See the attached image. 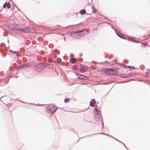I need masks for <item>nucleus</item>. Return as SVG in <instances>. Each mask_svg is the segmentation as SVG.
<instances>
[{"mask_svg": "<svg viewBox=\"0 0 150 150\" xmlns=\"http://www.w3.org/2000/svg\"><path fill=\"white\" fill-rule=\"evenodd\" d=\"M104 135H106L107 136H109L110 137H111L112 138H113V139H114L116 140V141H118V142H121L122 143H123L122 142H121V141H120L119 140H118L117 138H115L114 137H113V136H112L111 135H109L108 134H105L104 132Z\"/></svg>", "mask_w": 150, "mask_h": 150, "instance_id": "nucleus-12", "label": "nucleus"}, {"mask_svg": "<svg viewBox=\"0 0 150 150\" xmlns=\"http://www.w3.org/2000/svg\"><path fill=\"white\" fill-rule=\"evenodd\" d=\"M79 24H76V25H71V26H75V25H79Z\"/></svg>", "mask_w": 150, "mask_h": 150, "instance_id": "nucleus-38", "label": "nucleus"}, {"mask_svg": "<svg viewBox=\"0 0 150 150\" xmlns=\"http://www.w3.org/2000/svg\"><path fill=\"white\" fill-rule=\"evenodd\" d=\"M147 72L148 73L150 74V69H148L147 70Z\"/></svg>", "mask_w": 150, "mask_h": 150, "instance_id": "nucleus-32", "label": "nucleus"}, {"mask_svg": "<svg viewBox=\"0 0 150 150\" xmlns=\"http://www.w3.org/2000/svg\"><path fill=\"white\" fill-rule=\"evenodd\" d=\"M70 61L72 63L74 64L76 62V60L74 58H71L70 59Z\"/></svg>", "mask_w": 150, "mask_h": 150, "instance_id": "nucleus-15", "label": "nucleus"}, {"mask_svg": "<svg viewBox=\"0 0 150 150\" xmlns=\"http://www.w3.org/2000/svg\"><path fill=\"white\" fill-rule=\"evenodd\" d=\"M57 108L54 105L52 106V107H47L46 108L47 112L49 113L53 114L57 110Z\"/></svg>", "mask_w": 150, "mask_h": 150, "instance_id": "nucleus-5", "label": "nucleus"}, {"mask_svg": "<svg viewBox=\"0 0 150 150\" xmlns=\"http://www.w3.org/2000/svg\"><path fill=\"white\" fill-rule=\"evenodd\" d=\"M103 69L102 68L101 69H99V70H101V71H102V73L103 72Z\"/></svg>", "mask_w": 150, "mask_h": 150, "instance_id": "nucleus-34", "label": "nucleus"}, {"mask_svg": "<svg viewBox=\"0 0 150 150\" xmlns=\"http://www.w3.org/2000/svg\"><path fill=\"white\" fill-rule=\"evenodd\" d=\"M75 34L74 37V38L80 39L88 34V31L85 29L79 30L75 32Z\"/></svg>", "mask_w": 150, "mask_h": 150, "instance_id": "nucleus-1", "label": "nucleus"}, {"mask_svg": "<svg viewBox=\"0 0 150 150\" xmlns=\"http://www.w3.org/2000/svg\"><path fill=\"white\" fill-rule=\"evenodd\" d=\"M117 68H105V70H104V73L109 75H117L118 74Z\"/></svg>", "mask_w": 150, "mask_h": 150, "instance_id": "nucleus-2", "label": "nucleus"}, {"mask_svg": "<svg viewBox=\"0 0 150 150\" xmlns=\"http://www.w3.org/2000/svg\"><path fill=\"white\" fill-rule=\"evenodd\" d=\"M135 37H132L131 36H127V40L129 41L133 42L138 43L139 42V40L135 39Z\"/></svg>", "mask_w": 150, "mask_h": 150, "instance_id": "nucleus-7", "label": "nucleus"}, {"mask_svg": "<svg viewBox=\"0 0 150 150\" xmlns=\"http://www.w3.org/2000/svg\"><path fill=\"white\" fill-rule=\"evenodd\" d=\"M86 12V11L85 9H82L80 10L79 13L81 14H85Z\"/></svg>", "mask_w": 150, "mask_h": 150, "instance_id": "nucleus-14", "label": "nucleus"}, {"mask_svg": "<svg viewBox=\"0 0 150 150\" xmlns=\"http://www.w3.org/2000/svg\"><path fill=\"white\" fill-rule=\"evenodd\" d=\"M52 61L53 63H58L57 61H56L55 59L53 60Z\"/></svg>", "mask_w": 150, "mask_h": 150, "instance_id": "nucleus-28", "label": "nucleus"}, {"mask_svg": "<svg viewBox=\"0 0 150 150\" xmlns=\"http://www.w3.org/2000/svg\"><path fill=\"white\" fill-rule=\"evenodd\" d=\"M81 67H82L83 69L85 70H87L88 69V67L87 66H84L83 65H81Z\"/></svg>", "mask_w": 150, "mask_h": 150, "instance_id": "nucleus-16", "label": "nucleus"}, {"mask_svg": "<svg viewBox=\"0 0 150 150\" xmlns=\"http://www.w3.org/2000/svg\"><path fill=\"white\" fill-rule=\"evenodd\" d=\"M108 58H109V59H110V57H109Z\"/></svg>", "mask_w": 150, "mask_h": 150, "instance_id": "nucleus-46", "label": "nucleus"}, {"mask_svg": "<svg viewBox=\"0 0 150 150\" xmlns=\"http://www.w3.org/2000/svg\"><path fill=\"white\" fill-rule=\"evenodd\" d=\"M96 101L94 99H92L90 102V106L92 107H94L96 104Z\"/></svg>", "mask_w": 150, "mask_h": 150, "instance_id": "nucleus-10", "label": "nucleus"}, {"mask_svg": "<svg viewBox=\"0 0 150 150\" xmlns=\"http://www.w3.org/2000/svg\"><path fill=\"white\" fill-rule=\"evenodd\" d=\"M127 76L126 74L125 75H121V77L122 78H126L127 77Z\"/></svg>", "mask_w": 150, "mask_h": 150, "instance_id": "nucleus-24", "label": "nucleus"}, {"mask_svg": "<svg viewBox=\"0 0 150 150\" xmlns=\"http://www.w3.org/2000/svg\"><path fill=\"white\" fill-rule=\"evenodd\" d=\"M25 67H29L30 66V65L28 64H25Z\"/></svg>", "mask_w": 150, "mask_h": 150, "instance_id": "nucleus-23", "label": "nucleus"}, {"mask_svg": "<svg viewBox=\"0 0 150 150\" xmlns=\"http://www.w3.org/2000/svg\"><path fill=\"white\" fill-rule=\"evenodd\" d=\"M9 54L11 57L14 59H16L18 56V55L16 54V52H13L12 50L9 51Z\"/></svg>", "mask_w": 150, "mask_h": 150, "instance_id": "nucleus-8", "label": "nucleus"}, {"mask_svg": "<svg viewBox=\"0 0 150 150\" xmlns=\"http://www.w3.org/2000/svg\"><path fill=\"white\" fill-rule=\"evenodd\" d=\"M98 106L96 105L95 106V109L93 111V114L94 116V118L95 120L97 121L100 120L101 119H102V127H103V122L102 117H101L99 115V113L98 112V110L97 109Z\"/></svg>", "mask_w": 150, "mask_h": 150, "instance_id": "nucleus-3", "label": "nucleus"}, {"mask_svg": "<svg viewBox=\"0 0 150 150\" xmlns=\"http://www.w3.org/2000/svg\"><path fill=\"white\" fill-rule=\"evenodd\" d=\"M125 61H126V62H127V60H123V62H125Z\"/></svg>", "mask_w": 150, "mask_h": 150, "instance_id": "nucleus-35", "label": "nucleus"}, {"mask_svg": "<svg viewBox=\"0 0 150 150\" xmlns=\"http://www.w3.org/2000/svg\"><path fill=\"white\" fill-rule=\"evenodd\" d=\"M64 41H65V38H64Z\"/></svg>", "mask_w": 150, "mask_h": 150, "instance_id": "nucleus-43", "label": "nucleus"}, {"mask_svg": "<svg viewBox=\"0 0 150 150\" xmlns=\"http://www.w3.org/2000/svg\"><path fill=\"white\" fill-rule=\"evenodd\" d=\"M111 28L112 29H115L114 28V27L112 25H111Z\"/></svg>", "mask_w": 150, "mask_h": 150, "instance_id": "nucleus-33", "label": "nucleus"}, {"mask_svg": "<svg viewBox=\"0 0 150 150\" xmlns=\"http://www.w3.org/2000/svg\"><path fill=\"white\" fill-rule=\"evenodd\" d=\"M45 66V63H41L38 65L35 66L34 69L37 72H39L41 71Z\"/></svg>", "mask_w": 150, "mask_h": 150, "instance_id": "nucleus-4", "label": "nucleus"}, {"mask_svg": "<svg viewBox=\"0 0 150 150\" xmlns=\"http://www.w3.org/2000/svg\"><path fill=\"white\" fill-rule=\"evenodd\" d=\"M92 12L93 13L96 12L97 9L95 8V7L94 6H93L92 7Z\"/></svg>", "mask_w": 150, "mask_h": 150, "instance_id": "nucleus-17", "label": "nucleus"}, {"mask_svg": "<svg viewBox=\"0 0 150 150\" xmlns=\"http://www.w3.org/2000/svg\"><path fill=\"white\" fill-rule=\"evenodd\" d=\"M20 30L22 32L29 33V30L28 29V27H24L23 28L21 29Z\"/></svg>", "mask_w": 150, "mask_h": 150, "instance_id": "nucleus-9", "label": "nucleus"}, {"mask_svg": "<svg viewBox=\"0 0 150 150\" xmlns=\"http://www.w3.org/2000/svg\"><path fill=\"white\" fill-rule=\"evenodd\" d=\"M142 67H140V66L139 67V68H140V69H144V65L142 66Z\"/></svg>", "mask_w": 150, "mask_h": 150, "instance_id": "nucleus-29", "label": "nucleus"}, {"mask_svg": "<svg viewBox=\"0 0 150 150\" xmlns=\"http://www.w3.org/2000/svg\"><path fill=\"white\" fill-rule=\"evenodd\" d=\"M28 29L29 30V33H33L34 32V28L32 27H29Z\"/></svg>", "mask_w": 150, "mask_h": 150, "instance_id": "nucleus-13", "label": "nucleus"}, {"mask_svg": "<svg viewBox=\"0 0 150 150\" xmlns=\"http://www.w3.org/2000/svg\"><path fill=\"white\" fill-rule=\"evenodd\" d=\"M84 79L85 80H88V77L84 75Z\"/></svg>", "mask_w": 150, "mask_h": 150, "instance_id": "nucleus-27", "label": "nucleus"}, {"mask_svg": "<svg viewBox=\"0 0 150 150\" xmlns=\"http://www.w3.org/2000/svg\"><path fill=\"white\" fill-rule=\"evenodd\" d=\"M103 62H101L100 63V64H103Z\"/></svg>", "mask_w": 150, "mask_h": 150, "instance_id": "nucleus-41", "label": "nucleus"}, {"mask_svg": "<svg viewBox=\"0 0 150 150\" xmlns=\"http://www.w3.org/2000/svg\"><path fill=\"white\" fill-rule=\"evenodd\" d=\"M113 64V63L112 62H108L107 61H104V65L105 64L107 66Z\"/></svg>", "mask_w": 150, "mask_h": 150, "instance_id": "nucleus-11", "label": "nucleus"}, {"mask_svg": "<svg viewBox=\"0 0 150 150\" xmlns=\"http://www.w3.org/2000/svg\"><path fill=\"white\" fill-rule=\"evenodd\" d=\"M127 82V81H124V83H125V82Z\"/></svg>", "mask_w": 150, "mask_h": 150, "instance_id": "nucleus-40", "label": "nucleus"}, {"mask_svg": "<svg viewBox=\"0 0 150 150\" xmlns=\"http://www.w3.org/2000/svg\"><path fill=\"white\" fill-rule=\"evenodd\" d=\"M22 103H24V102H22Z\"/></svg>", "mask_w": 150, "mask_h": 150, "instance_id": "nucleus-47", "label": "nucleus"}, {"mask_svg": "<svg viewBox=\"0 0 150 150\" xmlns=\"http://www.w3.org/2000/svg\"><path fill=\"white\" fill-rule=\"evenodd\" d=\"M70 99L69 98H67L64 100V102L66 103L68 102L69 101Z\"/></svg>", "mask_w": 150, "mask_h": 150, "instance_id": "nucleus-18", "label": "nucleus"}, {"mask_svg": "<svg viewBox=\"0 0 150 150\" xmlns=\"http://www.w3.org/2000/svg\"><path fill=\"white\" fill-rule=\"evenodd\" d=\"M144 47H145L147 45V42H144Z\"/></svg>", "mask_w": 150, "mask_h": 150, "instance_id": "nucleus-26", "label": "nucleus"}, {"mask_svg": "<svg viewBox=\"0 0 150 150\" xmlns=\"http://www.w3.org/2000/svg\"><path fill=\"white\" fill-rule=\"evenodd\" d=\"M109 91H109L107 93H106L105 95H107V93H108Z\"/></svg>", "mask_w": 150, "mask_h": 150, "instance_id": "nucleus-44", "label": "nucleus"}, {"mask_svg": "<svg viewBox=\"0 0 150 150\" xmlns=\"http://www.w3.org/2000/svg\"><path fill=\"white\" fill-rule=\"evenodd\" d=\"M7 7L8 8H9L11 7V6L9 2L7 3Z\"/></svg>", "mask_w": 150, "mask_h": 150, "instance_id": "nucleus-20", "label": "nucleus"}, {"mask_svg": "<svg viewBox=\"0 0 150 150\" xmlns=\"http://www.w3.org/2000/svg\"><path fill=\"white\" fill-rule=\"evenodd\" d=\"M127 76V77H130L132 76V74L131 73H129L126 74Z\"/></svg>", "mask_w": 150, "mask_h": 150, "instance_id": "nucleus-21", "label": "nucleus"}, {"mask_svg": "<svg viewBox=\"0 0 150 150\" xmlns=\"http://www.w3.org/2000/svg\"><path fill=\"white\" fill-rule=\"evenodd\" d=\"M114 30L116 35L122 39H126V37L123 35V34L121 33H120V32L119 31H118L117 30H116L115 29H114Z\"/></svg>", "mask_w": 150, "mask_h": 150, "instance_id": "nucleus-6", "label": "nucleus"}, {"mask_svg": "<svg viewBox=\"0 0 150 150\" xmlns=\"http://www.w3.org/2000/svg\"><path fill=\"white\" fill-rule=\"evenodd\" d=\"M122 144H123V145H124V146H125V148L127 149V150H129V149L127 148V147L125 146V144H124V143H122Z\"/></svg>", "mask_w": 150, "mask_h": 150, "instance_id": "nucleus-31", "label": "nucleus"}, {"mask_svg": "<svg viewBox=\"0 0 150 150\" xmlns=\"http://www.w3.org/2000/svg\"><path fill=\"white\" fill-rule=\"evenodd\" d=\"M7 3L5 2L3 5V7L4 8H5L7 6Z\"/></svg>", "mask_w": 150, "mask_h": 150, "instance_id": "nucleus-22", "label": "nucleus"}, {"mask_svg": "<svg viewBox=\"0 0 150 150\" xmlns=\"http://www.w3.org/2000/svg\"><path fill=\"white\" fill-rule=\"evenodd\" d=\"M135 69H136L138 70V69H139V67H138V68H135Z\"/></svg>", "mask_w": 150, "mask_h": 150, "instance_id": "nucleus-36", "label": "nucleus"}, {"mask_svg": "<svg viewBox=\"0 0 150 150\" xmlns=\"http://www.w3.org/2000/svg\"><path fill=\"white\" fill-rule=\"evenodd\" d=\"M24 67H25V64H22L21 65H20L19 68H21Z\"/></svg>", "mask_w": 150, "mask_h": 150, "instance_id": "nucleus-25", "label": "nucleus"}, {"mask_svg": "<svg viewBox=\"0 0 150 150\" xmlns=\"http://www.w3.org/2000/svg\"><path fill=\"white\" fill-rule=\"evenodd\" d=\"M105 17L104 16V17H103V18H104V20L105 19Z\"/></svg>", "mask_w": 150, "mask_h": 150, "instance_id": "nucleus-42", "label": "nucleus"}, {"mask_svg": "<svg viewBox=\"0 0 150 150\" xmlns=\"http://www.w3.org/2000/svg\"><path fill=\"white\" fill-rule=\"evenodd\" d=\"M103 23H105V22L104 21Z\"/></svg>", "mask_w": 150, "mask_h": 150, "instance_id": "nucleus-45", "label": "nucleus"}, {"mask_svg": "<svg viewBox=\"0 0 150 150\" xmlns=\"http://www.w3.org/2000/svg\"><path fill=\"white\" fill-rule=\"evenodd\" d=\"M76 75H77V76H79V77H80V75H82V74H77V73H76Z\"/></svg>", "mask_w": 150, "mask_h": 150, "instance_id": "nucleus-30", "label": "nucleus"}, {"mask_svg": "<svg viewBox=\"0 0 150 150\" xmlns=\"http://www.w3.org/2000/svg\"><path fill=\"white\" fill-rule=\"evenodd\" d=\"M105 83H106L105 82H104V83H103L104 85Z\"/></svg>", "mask_w": 150, "mask_h": 150, "instance_id": "nucleus-39", "label": "nucleus"}, {"mask_svg": "<svg viewBox=\"0 0 150 150\" xmlns=\"http://www.w3.org/2000/svg\"><path fill=\"white\" fill-rule=\"evenodd\" d=\"M131 67V66H127V68H128V67Z\"/></svg>", "mask_w": 150, "mask_h": 150, "instance_id": "nucleus-37", "label": "nucleus"}, {"mask_svg": "<svg viewBox=\"0 0 150 150\" xmlns=\"http://www.w3.org/2000/svg\"><path fill=\"white\" fill-rule=\"evenodd\" d=\"M84 75H81L80 77H78V78L80 79H84Z\"/></svg>", "mask_w": 150, "mask_h": 150, "instance_id": "nucleus-19", "label": "nucleus"}]
</instances>
